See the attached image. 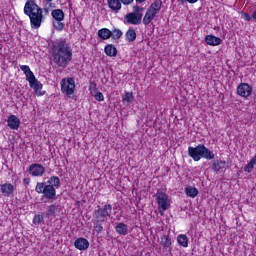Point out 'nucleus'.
Returning a JSON list of instances; mask_svg holds the SVG:
<instances>
[{
  "instance_id": "obj_1",
  "label": "nucleus",
  "mask_w": 256,
  "mask_h": 256,
  "mask_svg": "<svg viewBox=\"0 0 256 256\" xmlns=\"http://www.w3.org/2000/svg\"><path fill=\"white\" fill-rule=\"evenodd\" d=\"M52 57L58 67L65 69L73 57V52H71V48L68 47L65 41L60 40L55 42L52 47Z\"/></svg>"
},
{
  "instance_id": "obj_2",
  "label": "nucleus",
  "mask_w": 256,
  "mask_h": 256,
  "mask_svg": "<svg viewBox=\"0 0 256 256\" xmlns=\"http://www.w3.org/2000/svg\"><path fill=\"white\" fill-rule=\"evenodd\" d=\"M24 13L30 19V26L32 29H39L45 16H43V8L39 7L33 0H28L24 5Z\"/></svg>"
},
{
  "instance_id": "obj_3",
  "label": "nucleus",
  "mask_w": 256,
  "mask_h": 256,
  "mask_svg": "<svg viewBox=\"0 0 256 256\" xmlns=\"http://www.w3.org/2000/svg\"><path fill=\"white\" fill-rule=\"evenodd\" d=\"M111 213H113V206L111 204H106L103 207L98 206V209L94 210V230L98 235L103 233V223L107 222V219L111 217Z\"/></svg>"
},
{
  "instance_id": "obj_4",
  "label": "nucleus",
  "mask_w": 256,
  "mask_h": 256,
  "mask_svg": "<svg viewBox=\"0 0 256 256\" xmlns=\"http://www.w3.org/2000/svg\"><path fill=\"white\" fill-rule=\"evenodd\" d=\"M188 155L193 161H201V159H207L211 161L215 159V153L207 148L204 144H199L196 147H188Z\"/></svg>"
},
{
  "instance_id": "obj_5",
  "label": "nucleus",
  "mask_w": 256,
  "mask_h": 256,
  "mask_svg": "<svg viewBox=\"0 0 256 256\" xmlns=\"http://www.w3.org/2000/svg\"><path fill=\"white\" fill-rule=\"evenodd\" d=\"M36 193L42 194L45 199H55L57 197V190L53 185L45 184V182H38L35 188Z\"/></svg>"
},
{
  "instance_id": "obj_6",
  "label": "nucleus",
  "mask_w": 256,
  "mask_h": 256,
  "mask_svg": "<svg viewBox=\"0 0 256 256\" xmlns=\"http://www.w3.org/2000/svg\"><path fill=\"white\" fill-rule=\"evenodd\" d=\"M61 91L64 93V95H67V97H71L73 93H75V79H62Z\"/></svg>"
},
{
  "instance_id": "obj_7",
  "label": "nucleus",
  "mask_w": 256,
  "mask_h": 256,
  "mask_svg": "<svg viewBox=\"0 0 256 256\" xmlns=\"http://www.w3.org/2000/svg\"><path fill=\"white\" fill-rule=\"evenodd\" d=\"M156 201L158 203L159 209L162 211H167L169 207H171V200L169 199V195L164 192H158L156 194Z\"/></svg>"
},
{
  "instance_id": "obj_8",
  "label": "nucleus",
  "mask_w": 256,
  "mask_h": 256,
  "mask_svg": "<svg viewBox=\"0 0 256 256\" xmlns=\"http://www.w3.org/2000/svg\"><path fill=\"white\" fill-rule=\"evenodd\" d=\"M237 93L240 97L247 99V97H251V94L253 93V87L247 83H241L237 87Z\"/></svg>"
},
{
  "instance_id": "obj_9",
  "label": "nucleus",
  "mask_w": 256,
  "mask_h": 256,
  "mask_svg": "<svg viewBox=\"0 0 256 256\" xmlns=\"http://www.w3.org/2000/svg\"><path fill=\"white\" fill-rule=\"evenodd\" d=\"M29 173L30 175H33V177H42V175L45 173V167L41 164H32L29 166Z\"/></svg>"
},
{
  "instance_id": "obj_10",
  "label": "nucleus",
  "mask_w": 256,
  "mask_h": 256,
  "mask_svg": "<svg viewBox=\"0 0 256 256\" xmlns=\"http://www.w3.org/2000/svg\"><path fill=\"white\" fill-rule=\"evenodd\" d=\"M142 19L143 17L138 16L137 14H133V12H131L125 16L124 21L129 25H141Z\"/></svg>"
},
{
  "instance_id": "obj_11",
  "label": "nucleus",
  "mask_w": 256,
  "mask_h": 256,
  "mask_svg": "<svg viewBox=\"0 0 256 256\" xmlns=\"http://www.w3.org/2000/svg\"><path fill=\"white\" fill-rule=\"evenodd\" d=\"M74 247L79 251H87V249H89V240L86 238H78L74 241Z\"/></svg>"
},
{
  "instance_id": "obj_12",
  "label": "nucleus",
  "mask_w": 256,
  "mask_h": 256,
  "mask_svg": "<svg viewBox=\"0 0 256 256\" xmlns=\"http://www.w3.org/2000/svg\"><path fill=\"white\" fill-rule=\"evenodd\" d=\"M29 85L31 89H33L35 95H37L38 97L45 95V91H41L43 89V84L39 82V80L36 79Z\"/></svg>"
},
{
  "instance_id": "obj_13",
  "label": "nucleus",
  "mask_w": 256,
  "mask_h": 256,
  "mask_svg": "<svg viewBox=\"0 0 256 256\" xmlns=\"http://www.w3.org/2000/svg\"><path fill=\"white\" fill-rule=\"evenodd\" d=\"M205 42L207 43V45H211L212 47H217V45H221V43H223V40L217 36L206 35Z\"/></svg>"
},
{
  "instance_id": "obj_14",
  "label": "nucleus",
  "mask_w": 256,
  "mask_h": 256,
  "mask_svg": "<svg viewBox=\"0 0 256 256\" xmlns=\"http://www.w3.org/2000/svg\"><path fill=\"white\" fill-rule=\"evenodd\" d=\"M7 123L10 129L17 130L21 125V120H19V118H17L15 115H10Z\"/></svg>"
},
{
  "instance_id": "obj_15",
  "label": "nucleus",
  "mask_w": 256,
  "mask_h": 256,
  "mask_svg": "<svg viewBox=\"0 0 256 256\" xmlns=\"http://www.w3.org/2000/svg\"><path fill=\"white\" fill-rule=\"evenodd\" d=\"M0 191L4 197H10L13 191H15V186L13 184L5 183L0 186Z\"/></svg>"
},
{
  "instance_id": "obj_16",
  "label": "nucleus",
  "mask_w": 256,
  "mask_h": 256,
  "mask_svg": "<svg viewBox=\"0 0 256 256\" xmlns=\"http://www.w3.org/2000/svg\"><path fill=\"white\" fill-rule=\"evenodd\" d=\"M163 5V2L161 0L154 1L147 10L157 15L161 11V7Z\"/></svg>"
},
{
  "instance_id": "obj_17",
  "label": "nucleus",
  "mask_w": 256,
  "mask_h": 256,
  "mask_svg": "<svg viewBox=\"0 0 256 256\" xmlns=\"http://www.w3.org/2000/svg\"><path fill=\"white\" fill-rule=\"evenodd\" d=\"M104 52L108 57H117V47H115L113 44L106 45Z\"/></svg>"
},
{
  "instance_id": "obj_18",
  "label": "nucleus",
  "mask_w": 256,
  "mask_h": 256,
  "mask_svg": "<svg viewBox=\"0 0 256 256\" xmlns=\"http://www.w3.org/2000/svg\"><path fill=\"white\" fill-rule=\"evenodd\" d=\"M227 162L223 160H214L212 164V169L215 173H219L221 169H225Z\"/></svg>"
},
{
  "instance_id": "obj_19",
  "label": "nucleus",
  "mask_w": 256,
  "mask_h": 256,
  "mask_svg": "<svg viewBox=\"0 0 256 256\" xmlns=\"http://www.w3.org/2000/svg\"><path fill=\"white\" fill-rule=\"evenodd\" d=\"M155 17H157V14H154V12H151V10H146V13L143 17L142 23L144 25H149V23H151V21H153V19H155Z\"/></svg>"
},
{
  "instance_id": "obj_20",
  "label": "nucleus",
  "mask_w": 256,
  "mask_h": 256,
  "mask_svg": "<svg viewBox=\"0 0 256 256\" xmlns=\"http://www.w3.org/2000/svg\"><path fill=\"white\" fill-rule=\"evenodd\" d=\"M51 15L54 21H63L65 19V13L61 9L52 10Z\"/></svg>"
},
{
  "instance_id": "obj_21",
  "label": "nucleus",
  "mask_w": 256,
  "mask_h": 256,
  "mask_svg": "<svg viewBox=\"0 0 256 256\" xmlns=\"http://www.w3.org/2000/svg\"><path fill=\"white\" fill-rule=\"evenodd\" d=\"M128 43H133L137 39V32L133 28H129L125 34Z\"/></svg>"
},
{
  "instance_id": "obj_22",
  "label": "nucleus",
  "mask_w": 256,
  "mask_h": 256,
  "mask_svg": "<svg viewBox=\"0 0 256 256\" xmlns=\"http://www.w3.org/2000/svg\"><path fill=\"white\" fill-rule=\"evenodd\" d=\"M48 185H52L54 189H59L61 187V179L58 176H51L48 181Z\"/></svg>"
},
{
  "instance_id": "obj_23",
  "label": "nucleus",
  "mask_w": 256,
  "mask_h": 256,
  "mask_svg": "<svg viewBox=\"0 0 256 256\" xmlns=\"http://www.w3.org/2000/svg\"><path fill=\"white\" fill-rule=\"evenodd\" d=\"M116 233H118V235H127V224L120 222L116 225L115 227Z\"/></svg>"
},
{
  "instance_id": "obj_24",
  "label": "nucleus",
  "mask_w": 256,
  "mask_h": 256,
  "mask_svg": "<svg viewBox=\"0 0 256 256\" xmlns=\"http://www.w3.org/2000/svg\"><path fill=\"white\" fill-rule=\"evenodd\" d=\"M185 193L188 197H191L192 199H195L199 195V190L195 187L189 186L185 188Z\"/></svg>"
},
{
  "instance_id": "obj_25",
  "label": "nucleus",
  "mask_w": 256,
  "mask_h": 256,
  "mask_svg": "<svg viewBox=\"0 0 256 256\" xmlns=\"http://www.w3.org/2000/svg\"><path fill=\"white\" fill-rule=\"evenodd\" d=\"M98 37L103 40L111 39V30L102 28L98 31Z\"/></svg>"
},
{
  "instance_id": "obj_26",
  "label": "nucleus",
  "mask_w": 256,
  "mask_h": 256,
  "mask_svg": "<svg viewBox=\"0 0 256 256\" xmlns=\"http://www.w3.org/2000/svg\"><path fill=\"white\" fill-rule=\"evenodd\" d=\"M108 7L112 9V11L121 10V1L120 0H108Z\"/></svg>"
},
{
  "instance_id": "obj_27",
  "label": "nucleus",
  "mask_w": 256,
  "mask_h": 256,
  "mask_svg": "<svg viewBox=\"0 0 256 256\" xmlns=\"http://www.w3.org/2000/svg\"><path fill=\"white\" fill-rule=\"evenodd\" d=\"M55 213H57V206L55 204H51L48 206L45 212V217H47V219H51V217H53Z\"/></svg>"
},
{
  "instance_id": "obj_28",
  "label": "nucleus",
  "mask_w": 256,
  "mask_h": 256,
  "mask_svg": "<svg viewBox=\"0 0 256 256\" xmlns=\"http://www.w3.org/2000/svg\"><path fill=\"white\" fill-rule=\"evenodd\" d=\"M160 244L162 245V247H166V249H169V251H171V237H169V235H163L161 237Z\"/></svg>"
},
{
  "instance_id": "obj_29",
  "label": "nucleus",
  "mask_w": 256,
  "mask_h": 256,
  "mask_svg": "<svg viewBox=\"0 0 256 256\" xmlns=\"http://www.w3.org/2000/svg\"><path fill=\"white\" fill-rule=\"evenodd\" d=\"M178 244L181 245V247H188L189 246V239L187 238V235L180 234L177 238Z\"/></svg>"
},
{
  "instance_id": "obj_30",
  "label": "nucleus",
  "mask_w": 256,
  "mask_h": 256,
  "mask_svg": "<svg viewBox=\"0 0 256 256\" xmlns=\"http://www.w3.org/2000/svg\"><path fill=\"white\" fill-rule=\"evenodd\" d=\"M255 165H256V155L244 167V171H246L247 173H251V171H253V167H255Z\"/></svg>"
},
{
  "instance_id": "obj_31",
  "label": "nucleus",
  "mask_w": 256,
  "mask_h": 256,
  "mask_svg": "<svg viewBox=\"0 0 256 256\" xmlns=\"http://www.w3.org/2000/svg\"><path fill=\"white\" fill-rule=\"evenodd\" d=\"M111 37L112 39H120L123 37V31H121V29L119 28H114L112 31H111Z\"/></svg>"
},
{
  "instance_id": "obj_32",
  "label": "nucleus",
  "mask_w": 256,
  "mask_h": 256,
  "mask_svg": "<svg viewBox=\"0 0 256 256\" xmlns=\"http://www.w3.org/2000/svg\"><path fill=\"white\" fill-rule=\"evenodd\" d=\"M61 21H63V20H54L53 21V27L57 31H63V29H65V24H63Z\"/></svg>"
},
{
  "instance_id": "obj_33",
  "label": "nucleus",
  "mask_w": 256,
  "mask_h": 256,
  "mask_svg": "<svg viewBox=\"0 0 256 256\" xmlns=\"http://www.w3.org/2000/svg\"><path fill=\"white\" fill-rule=\"evenodd\" d=\"M45 222V218L41 214H36L33 218L34 225H41V223Z\"/></svg>"
},
{
  "instance_id": "obj_34",
  "label": "nucleus",
  "mask_w": 256,
  "mask_h": 256,
  "mask_svg": "<svg viewBox=\"0 0 256 256\" xmlns=\"http://www.w3.org/2000/svg\"><path fill=\"white\" fill-rule=\"evenodd\" d=\"M25 76H26V81H28L29 85L30 83H33L34 81L37 80V78L35 77V74H33L31 70L28 73H26Z\"/></svg>"
},
{
  "instance_id": "obj_35",
  "label": "nucleus",
  "mask_w": 256,
  "mask_h": 256,
  "mask_svg": "<svg viewBox=\"0 0 256 256\" xmlns=\"http://www.w3.org/2000/svg\"><path fill=\"white\" fill-rule=\"evenodd\" d=\"M135 99V96H133L132 92H126L123 96V101H126L127 103H131Z\"/></svg>"
},
{
  "instance_id": "obj_36",
  "label": "nucleus",
  "mask_w": 256,
  "mask_h": 256,
  "mask_svg": "<svg viewBox=\"0 0 256 256\" xmlns=\"http://www.w3.org/2000/svg\"><path fill=\"white\" fill-rule=\"evenodd\" d=\"M134 15H138L140 17H143V13H141L140 7L138 5L133 6V12Z\"/></svg>"
},
{
  "instance_id": "obj_37",
  "label": "nucleus",
  "mask_w": 256,
  "mask_h": 256,
  "mask_svg": "<svg viewBox=\"0 0 256 256\" xmlns=\"http://www.w3.org/2000/svg\"><path fill=\"white\" fill-rule=\"evenodd\" d=\"M96 101H105V96H103V93L98 92L95 96Z\"/></svg>"
},
{
  "instance_id": "obj_38",
  "label": "nucleus",
  "mask_w": 256,
  "mask_h": 256,
  "mask_svg": "<svg viewBox=\"0 0 256 256\" xmlns=\"http://www.w3.org/2000/svg\"><path fill=\"white\" fill-rule=\"evenodd\" d=\"M20 69H21V71H23V73L25 75L31 71V68H29V66H27V65H21Z\"/></svg>"
},
{
  "instance_id": "obj_39",
  "label": "nucleus",
  "mask_w": 256,
  "mask_h": 256,
  "mask_svg": "<svg viewBox=\"0 0 256 256\" xmlns=\"http://www.w3.org/2000/svg\"><path fill=\"white\" fill-rule=\"evenodd\" d=\"M89 91L92 95V97H95L97 93H99V90L97 88H89Z\"/></svg>"
},
{
  "instance_id": "obj_40",
  "label": "nucleus",
  "mask_w": 256,
  "mask_h": 256,
  "mask_svg": "<svg viewBox=\"0 0 256 256\" xmlns=\"http://www.w3.org/2000/svg\"><path fill=\"white\" fill-rule=\"evenodd\" d=\"M242 18L244 21H251V16L248 13H243Z\"/></svg>"
},
{
  "instance_id": "obj_41",
  "label": "nucleus",
  "mask_w": 256,
  "mask_h": 256,
  "mask_svg": "<svg viewBox=\"0 0 256 256\" xmlns=\"http://www.w3.org/2000/svg\"><path fill=\"white\" fill-rule=\"evenodd\" d=\"M123 5H131L135 0H120Z\"/></svg>"
},
{
  "instance_id": "obj_42",
  "label": "nucleus",
  "mask_w": 256,
  "mask_h": 256,
  "mask_svg": "<svg viewBox=\"0 0 256 256\" xmlns=\"http://www.w3.org/2000/svg\"><path fill=\"white\" fill-rule=\"evenodd\" d=\"M188 3H191V4H193V3H197V1H199V0H186Z\"/></svg>"
},
{
  "instance_id": "obj_43",
  "label": "nucleus",
  "mask_w": 256,
  "mask_h": 256,
  "mask_svg": "<svg viewBox=\"0 0 256 256\" xmlns=\"http://www.w3.org/2000/svg\"><path fill=\"white\" fill-rule=\"evenodd\" d=\"M135 1H136V3L141 4V3H145V1H147V0H135Z\"/></svg>"
},
{
  "instance_id": "obj_44",
  "label": "nucleus",
  "mask_w": 256,
  "mask_h": 256,
  "mask_svg": "<svg viewBox=\"0 0 256 256\" xmlns=\"http://www.w3.org/2000/svg\"><path fill=\"white\" fill-rule=\"evenodd\" d=\"M252 18L256 21V10H255L254 13L252 14Z\"/></svg>"
},
{
  "instance_id": "obj_45",
  "label": "nucleus",
  "mask_w": 256,
  "mask_h": 256,
  "mask_svg": "<svg viewBox=\"0 0 256 256\" xmlns=\"http://www.w3.org/2000/svg\"><path fill=\"white\" fill-rule=\"evenodd\" d=\"M24 183H25L26 185H29V180H28V179H24Z\"/></svg>"
},
{
  "instance_id": "obj_46",
  "label": "nucleus",
  "mask_w": 256,
  "mask_h": 256,
  "mask_svg": "<svg viewBox=\"0 0 256 256\" xmlns=\"http://www.w3.org/2000/svg\"><path fill=\"white\" fill-rule=\"evenodd\" d=\"M142 11H145V8H144V7H140V13H141Z\"/></svg>"
},
{
  "instance_id": "obj_47",
  "label": "nucleus",
  "mask_w": 256,
  "mask_h": 256,
  "mask_svg": "<svg viewBox=\"0 0 256 256\" xmlns=\"http://www.w3.org/2000/svg\"><path fill=\"white\" fill-rule=\"evenodd\" d=\"M45 13H49V9L44 8Z\"/></svg>"
},
{
  "instance_id": "obj_48",
  "label": "nucleus",
  "mask_w": 256,
  "mask_h": 256,
  "mask_svg": "<svg viewBox=\"0 0 256 256\" xmlns=\"http://www.w3.org/2000/svg\"><path fill=\"white\" fill-rule=\"evenodd\" d=\"M48 3H50L51 1H53V0H46Z\"/></svg>"
}]
</instances>
